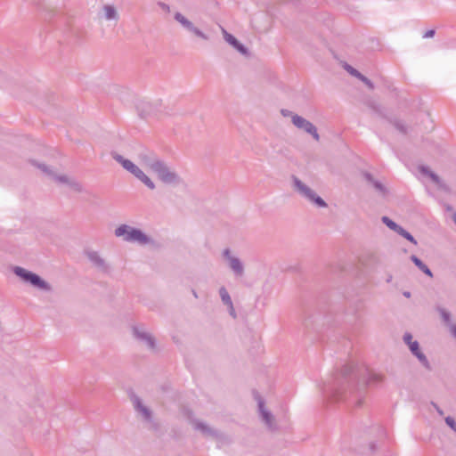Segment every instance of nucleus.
Returning <instances> with one entry per match:
<instances>
[{
  "label": "nucleus",
  "mask_w": 456,
  "mask_h": 456,
  "mask_svg": "<svg viewBox=\"0 0 456 456\" xmlns=\"http://www.w3.org/2000/svg\"><path fill=\"white\" fill-rule=\"evenodd\" d=\"M362 387L355 385L356 374L354 364H345L340 370V379L331 388L332 397L336 401L352 400L355 406L362 403L365 389L369 385H377L385 380V376L377 372H368Z\"/></svg>",
  "instance_id": "nucleus-1"
},
{
  "label": "nucleus",
  "mask_w": 456,
  "mask_h": 456,
  "mask_svg": "<svg viewBox=\"0 0 456 456\" xmlns=\"http://www.w3.org/2000/svg\"><path fill=\"white\" fill-rule=\"evenodd\" d=\"M115 236L122 237L125 241L137 242L141 245H146L151 241V239L142 232L140 229L131 227L127 224H121L115 230Z\"/></svg>",
  "instance_id": "nucleus-2"
},
{
  "label": "nucleus",
  "mask_w": 456,
  "mask_h": 456,
  "mask_svg": "<svg viewBox=\"0 0 456 456\" xmlns=\"http://www.w3.org/2000/svg\"><path fill=\"white\" fill-rule=\"evenodd\" d=\"M112 158L118 162L123 168L134 175L138 180H140L145 186H147L151 190L155 189V183L151 181V179L144 174V172L140 169L135 164H134L131 160L125 159L123 156L113 152Z\"/></svg>",
  "instance_id": "nucleus-3"
},
{
  "label": "nucleus",
  "mask_w": 456,
  "mask_h": 456,
  "mask_svg": "<svg viewBox=\"0 0 456 456\" xmlns=\"http://www.w3.org/2000/svg\"><path fill=\"white\" fill-rule=\"evenodd\" d=\"M13 273L22 279L24 281L30 283L32 286L38 288L45 291H52V286L43 280L39 275L34 273L23 267L15 266L13 268Z\"/></svg>",
  "instance_id": "nucleus-4"
},
{
  "label": "nucleus",
  "mask_w": 456,
  "mask_h": 456,
  "mask_svg": "<svg viewBox=\"0 0 456 456\" xmlns=\"http://www.w3.org/2000/svg\"><path fill=\"white\" fill-rule=\"evenodd\" d=\"M292 182L294 190L303 198L306 199L312 203H314L319 208L327 207V203L320 196H318L310 187L305 184L299 178L293 175Z\"/></svg>",
  "instance_id": "nucleus-5"
},
{
  "label": "nucleus",
  "mask_w": 456,
  "mask_h": 456,
  "mask_svg": "<svg viewBox=\"0 0 456 456\" xmlns=\"http://www.w3.org/2000/svg\"><path fill=\"white\" fill-rule=\"evenodd\" d=\"M152 172L166 184H176L180 183V177L176 172L172 170L167 164L161 159L155 165Z\"/></svg>",
  "instance_id": "nucleus-6"
},
{
  "label": "nucleus",
  "mask_w": 456,
  "mask_h": 456,
  "mask_svg": "<svg viewBox=\"0 0 456 456\" xmlns=\"http://www.w3.org/2000/svg\"><path fill=\"white\" fill-rule=\"evenodd\" d=\"M130 400L134 411L142 416L145 422L150 424V428L157 430L159 428V424L153 419V413L151 410L145 406L141 398L134 393L130 395Z\"/></svg>",
  "instance_id": "nucleus-7"
},
{
  "label": "nucleus",
  "mask_w": 456,
  "mask_h": 456,
  "mask_svg": "<svg viewBox=\"0 0 456 456\" xmlns=\"http://www.w3.org/2000/svg\"><path fill=\"white\" fill-rule=\"evenodd\" d=\"M191 423L194 428L200 431L203 436L212 437L221 444H229L231 442V439L226 435L208 427L206 423L200 420L193 419Z\"/></svg>",
  "instance_id": "nucleus-8"
},
{
  "label": "nucleus",
  "mask_w": 456,
  "mask_h": 456,
  "mask_svg": "<svg viewBox=\"0 0 456 456\" xmlns=\"http://www.w3.org/2000/svg\"><path fill=\"white\" fill-rule=\"evenodd\" d=\"M291 121L296 127L302 129L305 133L311 134L315 141L320 140V135L317 132V128L312 122L308 121L307 119L297 114L292 115Z\"/></svg>",
  "instance_id": "nucleus-9"
},
{
  "label": "nucleus",
  "mask_w": 456,
  "mask_h": 456,
  "mask_svg": "<svg viewBox=\"0 0 456 456\" xmlns=\"http://www.w3.org/2000/svg\"><path fill=\"white\" fill-rule=\"evenodd\" d=\"M134 338L140 343L145 345L150 350L156 349V340L154 337L143 327L134 326L132 328Z\"/></svg>",
  "instance_id": "nucleus-10"
},
{
  "label": "nucleus",
  "mask_w": 456,
  "mask_h": 456,
  "mask_svg": "<svg viewBox=\"0 0 456 456\" xmlns=\"http://www.w3.org/2000/svg\"><path fill=\"white\" fill-rule=\"evenodd\" d=\"M223 256L228 262L230 269L237 278H241L244 276V265L239 257L232 256L229 248H225L223 251Z\"/></svg>",
  "instance_id": "nucleus-11"
},
{
  "label": "nucleus",
  "mask_w": 456,
  "mask_h": 456,
  "mask_svg": "<svg viewBox=\"0 0 456 456\" xmlns=\"http://www.w3.org/2000/svg\"><path fill=\"white\" fill-rule=\"evenodd\" d=\"M256 399L257 401L258 411L262 421L270 430H276L277 425L275 419L272 412L265 408L264 399L258 395L256 396Z\"/></svg>",
  "instance_id": "nucleus-12"
},
{
  "label": "nucleus",
  "mask_w": 456,
  "mask_h": 456,
  "mask_svg": "<svg viewBox=\"0 0 456 456\" xmlns=\"http://www.w3.org/2000/svg\"><path fill=\"white\" fill-rule=\"evenodd\" d=\"M175 20L179 22L185 29L194 34L196 37L208 40V37L202 32L200 28H196L191 21L185 18L181 12H175L174 16Z\"/></svg>",
  "instance_id": "nucleus-13"
},
{
  "label": "nucleus",
  "mask_w": 456,
  "mask_h": 456,
  "mask_svg": "<svg viewBox=\"0 0 456 456\" xmlns=\"http://www.w3.org/2000/svg\"><path fill=\"white\" fill-rule=\"evenodd\" d=\"M85 256L88 258V260L91 262V264L96 267L98 270L108 273L109 272V265L102 258L100 254L97 251L92 250V249H85L84 251Z\"/></svg>",
  "instance_id": "nucleus-14"
},
{
  "label": "nucleus",
  "mask_w": 456,
  "mask_h": 456,
  "mask_svg": "<svg viewBox=\"0 0 456 456\" xmlns=\"http://www.w3.org/2000/svg\"><path fill=\"white\" fill-rule=\"evenodd\" d=\"M141 163L148 167L151 171L154 168L155 165L160 160L153 152L145 151L139 154Z\"/></svg>",
  "instance_id": "nucleus-15"
},
{
  "label": "nucleus",
  "mask_w": 456,
  "mask_h": 456,
  "mask_svg": "<svg viewBox=\"0 0 456 456\" xmlns=\"http://www.w3.org/2000/svg\"><path fill=\"white\" fill-rule=\"evenodd\" d=\"M101 17L106 20H118L119 15L116 8L111 4H104L102 8Z\"/></svg>",
  "instance_id": "nucleus-16"
},
{
  "label": "nucleus",
  "mask_w": 456,
  "mask_h": 456,
  "mask_svg": "<svg viewBox=\"0 0 456 456\" xmlns=\"http://www.w3.org/2000/svg\"><path fill=\"white\" fill-rule=\"evenodd\" d=\"M403 339V342L409 346V349L413 355L420 351L419 342L416 340L412 341V335L411 333H404Z\"/></svg>",
  "instance_id": "nucleus-17"
},
{
  "label": "nucleus",
  "mask_w": 456,
  "mask_h": 456,
  "mask_svg": "<svg viewBox=\"0 0 456 456\" xmlns=\"http://www.w3.org/2000/svg\"><path fill=\"white\" fill-rule=\"evenodd\" d=\"M436 310L438 312V314H440V317L442 319V322L448 328L451 324H452L453 322H452V314L451 313L446 310L445 308L440 306V305H437L436 306Z\"/></svg>",
  "instance_id": "nucleus-18"
},
{
  "label": "nucleus",
  "mask_w": 456,
  "mask_h": 456,
  "mask_svg": "<svg viewBox=\"0 0 456 456\" xmlns=\"http://www.w3.org/2000/svg\"><path fill=\"white\" fill-rule=\"evenodd\" d=\"M411 260L414 263V265L422 271L425 274H427L428 277H433V273L428 268V266L424 264L417 256L412 255L411 256Z\"/></svg>",
  "instance_id": "nucleus-19"
},
{
  "label": "nucleus",
  "mask_w": 456,
  "mask_h": 456,
  "mask_svg": "<svg viewBox=\"0 0 456 456\" xmlns=\"http://www.w3.org/2000/svg\"><path fill=\"white\" fill-rule=\"evenodd\" d=\"M363 176L365 178V180L371 183L373 185V187L379 191V192H382V193H385L386 192V188L385 186L379 181L375 180L374 177L372 176V175L370 173H368V172H364L363 173Z\"/></svg>",
  "instance_id": "nucleus-20"
},
{
  "label": "nucleus",
  "mask_w": 456,
  "mask_h": 456,
  "mask_svg": "<svg viewBox=\"0 0 456 456\" xmlns=\"http://www.w3.org/2000/svg\"><path fill=\"white\" fill-rule=\"evenodd\" d=\"M151 104L149 102H141L137 105V110L140 113V116L143 118H147L151 113Z\"/></svg>",
  "instance_id": "nucleus-21"
},
{
  "label": "nucleus",
  "mask_w": 456,
  "mask_h": 456,
  "mask_svg": "<svg viewBox=\"0 0 456 456\" xmlns=\"http://www.w3.org/2000/svg\"><path fill=\"white\" fill-rule=\"evenodd\" d=\"M382 223L385 224L389 229L394 231L395 232H398L400 229L402 228L401 225L394 222L392 219H390L388 216H383L381 218Z\"/></svg>",
  "instance_id": "nucleus-22"
},
{
  "label": "nucleus",
  "mask_w": 456,
  "mask_h": 456,
  "mask_svg": "<svg viewBox=\"0 0 456 456\" xmlns=\"http://www.w3.org/2000/svg\"><path fill=\"white\" fill-rule=\"evenodd\" d=\"M414 356L417 357L419 362L422 364V366L426 370H432L429 361L428 360L427 356L423 354V352L421 350L419 352H418L417 354H415Z\"/></svg>",
  "instance_id": "nucleus-23"
},
{
  "label": "nucleus",
  "mask_w": 456,
  "mask_h": 456,
  "mask_svg": "<svg viewBox=\"0 0 456 456\" xmlns=\"http://www.w3.org/2000/svg\"><path fill=\"white\" fill-rule=\"evenodd\" d=\"M219 295H220L222 302L225 305H232V298H231L227 289L224 287H221L219 289Z\"/></svg>",
  "instance_id": "nucleus-24"
},
{
  "label": "nucleus",
  "mask_w": 456,
  "mask_h": 456,
  "mask_svg": "<svg viewBox=\"0 0 456 456\" xmlns=\"http://www.w3.org/2000/svg\"><path fill=\"white\" fill-rule=\"evenodd\" d=\"M397 234L401 235L410 242H411L414 245H417V240L414 239V237L407 232L404 228H401L400 231L397 232Z\"/></svg>",
  "instance_id": "nucleus-25"
},
{
  "label": "nucleus",
  "mask_w": 456,
  "mask_h": 456,
  "mask_svg": "<svg viewBox=\"0 0 456 456\" xmlns=\"http://www.w3.org/2000/svg\"><path fill=\"white\" fill-rule=\"evenodd\" d=\"M394 126L402 134H407V127L401 120H394L393 121Z\"/></svg>",
  "instance_id": "nucleus-26"
},
{
  "label": "nucleus",
  "mask_w": 456,
  "mask_h": 456,
  "mask_svg": "<svg viewBox=\"0 0 456 456\" xmlns=\"http://www.w3.org/2000/svg\"><path fill=\"white\" fill-rule=\"evenodd\" d=\"M224 37L227 43L231 45L234 46L239 41L231 34H229L226 30L223 29Z\"/></svg>",
  "instance_id": "nucleus-27"
},
{
  "label": "nucleus",
  "mask_w": 456,
  "mask_h": 456,
  "mask_svg": "<svg viewBox=\"0 0 456 456\" xmlns=\"http://www.w3.org/2000/svg\"><path fill=\"white\" fill-rule=\"evenodd\" d=\"M238 52H240L242 55L246 56V57H248L250 55L248 50L247 47H245L242 44H240V42H238L234 46H233Z\"/></svg>",
  "instance_id": "nucleus-28"
},
{
  "label": "nucleus",
  "mask_w": 456,
  "mask_h": 456,
  "mask_svg": "<svg viewBox=\"0 0 456 456\" xmlns=\"http://www.w3.org/2000/svg\"><path fill=\"white\" fill-rule=\"evenodd\" d=\"M69 186L77 192H81L83 191L82 184L76 180H71L70 182H69Z\"/></svg>",
  "instance_id": "nucleus-29"
},
{
  "label": "nucleus",
  "mask_w": 456,
  "mask_h": 456,
  "mask_svg": "<svg viewBox=\"0 0 456 456\" xmlns=\"http://www.w3.org/2000/svg\"><path fill=\"white\" fill-rule=\"evenodd\" d=\"M345 69L354 77H357L359 79V77L362 76V73L359 72L357 69H355L354 68H353L352 66L348 65V64H346L345 66Z\"/></svg>",
  "instance_id": "nucleus-30"
},
{
  "label": "nucleus",
  "mask_w": 456,
  "mask_h": 456,
  "mask_svg": "<svg viewBox=\"0 0 456 456\" xmlns=\"http://www.w3.org/2000/svg\"><path fill=\"white\" fill-rule=\"evenodd\" d=\"M445 423L456 433V421L452 417H446Z\"/></svg>",
  "instance_id": "nucleus-31"
},
{
  "label": "nucleus",
  "mask_w": 456,
  "mask_h": 456,
  "mask_svg": "<svg viewBox=\"0 0 456 456\" xmlns=\"http://www.w3.org/2000/svg\"><path fill=\"white\" fill-rule=\"evenodd\" d=\"M359 79H360L361 81H362V82H363V83H364V84H365V85H366L370 89H371V90H372V89H374V85H373V83H372V82H371L368 77H366L365 76H363L362 74V76L359 77Z\"/></svg>",
  "instance_id": "nucleus-32"
},
{
  "label": "nucleus",
  "mask_w": 456,
  "mask_h": 456,
  "mask_svg": "<svg viewBox=\"0 0 456 456\" xmlns=\"http://www.w3.org/2000/svg\"><path fill=\"white\" fill-rule=\"evenodd\" d=\"M56 180L60 183H67L69 185V182L71 181L68 176L66 175H59L56 176Z\"/></svg>",
  "instance_id": "nucleus-33"
},
{
  "label": "nucleus",
  "mask_w": 456,
  "mask_h": 456,
  "mask_svg": "<svg viewBox=\"0 0 456 456\" xmlns=\"http://www.w3.org/2000/svg\"><path fill=\"white\" fill-rule=\"evenodd\" d=\"M451 335L456 339V323H452L448 327Z\"/></svg>",
  "instance_id": "nucleus-34"
},
{
  "label": "nucleus",
  "mask_w": 456,
  "mask_h": 456,
  "mask_svg": "<svg viewBox=\"0 0 456 456\" xmlns=\"http://www.w3.org/2000/svg\"><path fill=\"white\" fill-rule=\"evenodd\" d=\"M435 30L434 29H429L428 30L424 35H423V37L424 38H428V37H433L434 35H435Z\"/></svg>",
  "instance_id": "nucleus-35"
},
{
  "label": "nucleus",
  "mask_w": 456,
  "mask_h": 456,
  "mask_svg": "<svg viewBox=\"0 0 456 456\" xmlns=\"http://www.w3.org/2000/svg\"><path fill=\"white\" fill-rule=\"evenodd\" d=\"M227 306L229 307V313H230V314H231L233 318H236V312H235V310H234L233 304L232 303V305H228Z\"/></svg>",
  "instance_id": "nucleus-36"
},
{
  "label": "nucleus",
  "mask_w": 456,
  "mask_h": 456,
  "mask_svg": "<svg viewBox=\"0 0 456 456\" xmlns=\"http://www.w3.org/2000/svg\"><path fill=\"white\" fill-rule=\"evenodd\" d=\"M33 164L36 165L35 162ZM37 166L45 173H49L48 167L45 164H37Z\"/></svg>",
  "instance_id": "nucleus-37"
},
{
  "label": "nucleus",
  "mask_w": 456,
  "mask_h": 456,
  "mask_svg": "<svg viewBox=\"0 0 456 456\" xmlns=\"http://www.w3.org/2000/svg\"><path fill=\"white\" fill-rule=\"evenodd\" d=\"M429 175H430V177L432 178V180H433L434 182H436V183H437V182H438L439 177H438L436 174H434V173H430V174H429Z\"/></svg>",
  "instance_id": "nucleus-38"
},
{
  "label": "nucleus",
  "mask_w": 456,
  "mask_h": 456,
  "mask_svg": "<svg viewBox=\"0 0 456 456\" xmlns=\"http://www.w3.org/2000/svg\"><path fill=\"white\" fill-rule=\"evenodd\" d=\"M375 449H376V445H375V444H374V443H370V452H374V451H375Z\"/></svg>",
  "instance_id": "nucleus-39"
},
{
  "label": "nucleus",
  "mask_w": 456,
  "mask_h": 456,
  "mask_svg": "<svg viewBox=\"0 0 456 456\" xmlns=\"http://www.w3.org/2000/svg\"><path fill=\"white\" fill-rule=\"evenodd\" d=\"M435 407H436V409L437 412L439 413V415H444V411H443V410H441V409H440L438 406H436V405H435Z\"/></svg>",
  "instance_id": "nucleus-40"
},
{
  "label": "nucleus",
  "mask_w": 456,
  "mask_h": 456,
  "mask_svg": "<svg viewBox=\"0 0 456 456\" xmlns=\"http://www.w3.org/2000/svg\"><path fill=\"white\" fill-rule=\"evenodd\" d=\"M403 296L406 297H411V292L409 291H404L403 292Z\"/></svg>",
  "instance_id": "nucleus-41"
},
{
  "label": "nucleus",
  "mask_w": 456,
  "mask_h": 456,
  "mask_svg": "<svg viewBox=\"0 0 456 456\" xmlns=\"http://www.w3.org/2000/svg\"><path fill=\"white\" fill-rule=\"evenodd\" d=\"M191 292H192L193 297H194L195 298H198V294H197V292H196L194 289H192V290H191Z\"/></svg>",
  "instance_id": "nucleus-42"
},
{
  "label": "nucleus",
  "mask_w": 456,
  "mask_h": 456,
  "mask_svg": "<svg viewBox=\"0 0 456 456\" xmlns=\"http://www.w3.org/2000/svg\"><path fill=\"white\" fill-rule=\"evenodd\" d=\"M452 219H453V222H454V223H455V224H456V213H454V214H453V216H452Z\"/></svg>",
  "instance_id": "nucleus-43"
},
{
  "label": "nucleus",
  "mask_w": 456,
  "mask_h": 456,
  "mask_svg": "<svg viewBox=\"0 0 456 456\" xmlns=\"http://www.w3.org/2000/svg\"><path fill=\"white\" fill-rule=\"evenodd\" d=\"M161 6H162V8H165V7L168 8V6L166 5L165 4H162Z\"/></svg>",
  "instance_id": "nucleus-44"
}]
</instances>
